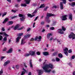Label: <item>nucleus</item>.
<instances>
[{
	"label": "nucleus",
	"instance_id": "4",
	"mask_svg": "<svg viewBox=\"0 0 75 75\" xmlns=\"http://www.w3.org/2000/svg\"><path fill=\"white\" fill-rule=\"evenodd\" d=\"M42 37L41 36H39V37L38 36H36L35 38V40L37 41V40L38 41H41V39Z\"/></svg>",
	"mask_w": 75,
	"mask_h": 75
},
{
	"label": "nucleus",
	"instance_id": "26",
	"mask_svg": "<svg viewBox=\"0 0 75 75\" xmlns=\"http://www.w3.org/2000/svg\"><path fill=\"white\" fill-rule=\"evenodd\" d=\"M58 57H59V58H62L63 57L62 54L61 53H59L58 54Z\"/></svg>",
	"mask_w": 75,
	"mask_h": 75
},
{
	"label": "nucleus",
	"instance_id": "62",
	"mask_svg": "<svg viewBox=\"0 0 75 75\" xmlns=\"http://www.w3.org/2000/svg\"><path fill=\"white\" fill-rule=\"evenodd\" d=\"M30 30H31V28H28V30H27V31H30Z\"/></svg>",
	"mask_w": 75,
	"mask_h": 75
},
{
	"label": "nucleus",
	"instance_id": "41",
	"mask_svg": "<svg viewBox=\"0 0 75 75\" xmlns=\"http://www.w3.org/2000/svg\"><path fill=\"white\" fill-rule=\"evenodd\" d=\"M36 54L38 55H40V54H41V53L39 52H36Z\"/></svg>",
	"mask_w": 75,
	"mask_h": 75
},
{
	"label": "nucleus",
	"instance_id": "31",
	"mask_svg": "<svg viewBox=\"0 0 75 75\" xmlns=\"http://www.w3.org/2000/svg\"><path fill=\"white\" fill-rule=\"evenodd\" d=\"M50 35H52V34H51V33L48 34L47 35V38H50Z\"/></svg>",
	"mask_w": 75,
	"mask_h": 75
},
{
	"label": "nucleus",
	"instance_id": "49",
	"mask_svg": "<svg viewBox=\"0 0 75 75\" xmlns=\"http://www.w3.org/2000/svg\"><path fill=\"white\" fill-rule=\"evenodd\" d=\"M55 24H56V22H53V23L52 25V26H53V25H55Z\"/></svg>",
	"mask_w": 75,
	"mask_h": 75
},
{
	"label": "nucleus",
	"instance_id": "1",
	"mask_svg": "<svg viewBox=\"0 0 75 75\" xmlns=\"http://www.w3.org/2000/svg\"><path fill=\"white\" fill-rule=\"evenodd\" d=\"M53 67L54 66L52 64H46L42 67V68L44 70L45 72L49 73V72H50L51 71V69H49L50 68L51 69H53V68H54Z\"/></svg>",
	"mask_w": 75,
	"mask_h": 75
},
{
	"label": "nucleus",
	"instance_id": "32",
	"mask_svg": "<svg viewBox=\"0 0 75 75\" xmlns=\"http://www.w3.org/2000/svg\"><path fill=\"white\" fill-rule=\"evenodd\" d=\"M44 4H43L41 5L39 8H44Z\"/></svg>",
	"mask_w": 75,
	"mask_h": 75
},
{
	"label": "nucleus",
	"instance_id": "58",
	"mask_svg": "<svg viewBox=\"0 0 75 75\" xmlns=\"http://www.w3.org/2000/svg\"><path fill=\"white\" fill-rule=\"evenodd\" d=\"M38 16H37L36 17L35 19L34 20V21H36L37 19H38Z\"/></svg>",
	"mask_w": 75,
	"mask_h": 75
},
{
	"label": "nucleus",
	"instance_id": "57",
	"mask_svg": "<svg viewBox=\"0 0 75 75\" xmlns=\"http://www.w3.org/2000/svg\"><path fill=\"white\" fill-rule=\"evenodd\" d=\"M23 28H24V27H22L21 28H20L19 29H18V30H23Z\"/></svg>",
	"mask_w": 75,
	"mask_h": 75
},
{
	"label": "nucleus",
	"instance_id": "50",
	"mask_svg": "<svg viewBox=\"0 0 75 75\" xmlns=\"http://www.w3.org/2000/svg\"><path fill=\"white\" fill-rule=\"evenodd\" d=\"M62 30L64 31H65V30H66V29L64 28V27H62Z\"/></svg>",
	"mask_w": 75,
	"mask_h": 75
},
{
	"label": "nucleus",
	"instance_id": "10",
	"mask_svg": "<svg viewBox=\"0 0 75 75\" xmlns=\"http://www.w3.org/2000/svg\"><path fill=\"white\" fill-rule=\"evenodd\" d=\"M5 36L4 39H3V41H4V42L2 44V45H4V44L5 43V42H6V41H7V37H8V36Z\"/></svg>",
	"mask_w": 75,
	"mask_h": 75
},
{
	"label": "nucleus",
	"instance_id": "61",
	"mask_svg": "<svg viewBox=\"0 0 75 75\" xmlns=\"http://www.w3.org/2000/svg\"><path fill=\"white\" fill-rule=\"evenodd\" d=\"M44 18V16L42 15L40 17V19H42Z\"/></svg>",
	"mask_w": 75,
	"mask_h": 75
},
{
	"label": "nucleus",
	"instance_id": "33",
	"mask_svg": "<svg viewBox=\"0 0 75 75\" xmlns=\"http://www.w3.org/2000/svg\"><path fill=\"white\" fill-rule=\"evenodd\" d=\"M63 50L64 52H68V49L67 48H66L64 49Z\"/></svg>",
	"mask_w": 75,
	"mask_h": 75
},
{
	"label": "nucleus",
	"instance_id": "63",
	"mask_svg": "<svg viewBox=\"0 0 75 75\" xmlns=\"http://www.w3.org/2000/svg\"><path fill=\"white\" fill-rule=\"evenodd\" d=\"M33 6H37V4H33Z\"/></svg>",
	"mask_w": 75,
	"mask_h": 75
},
{
	"label": "nucleus",
	"instance_id": "64",
	"mask_svg": "<svg viewBox=\"0 0 75 75\" xmlns=\"http://www.w3.org/2000/svg\"><path fill=\"white\" fill-rule=\"evenodd\" d=\"M28 75H31V72H29Z\"/></svg>",
	"mask_w": 75,
	"mask_h": 75
},
{
	"label": "nucleus",
	"instance_id": "30",
	"mask_svg": "<svg viewBox=\"0 0 75 75\" xmlns=\"http://www.w3.org/2000/svg\"><path fill=\"white\" fill-rule=\"evenodd\" d=\"M17 36H22V35H23V33H20L19 34H17Z\"/></svg>",
	"mask_w": 75,
	"mask_h": 75
},
{
	"label": "nucleus",
	"instance_id": "13",
	"mask_svg": "<svg viewBox=\"0 0 75 75\" xmlns=\"http://www.w3.org/2000/svg\"><path fill=\"white\" fill-rule=\"evenodd\" d=\"M10 61L8 60L4 63V66H6L8 64H10Z\"/></svg>",
	"mask_w": 75,
	"mask_h": 75
},
{
	"label": "nucleus",
	"instance_id": "27",
	"mask_svg": "<svg viewBox=\"0 0 75 75\" xmlns=\"http://www.w3.org/2000/svg\"><path fill=\"white\" fill-rule=\"evenodd\" d=\"M25 43V42L24 41V40L23 39H22L21 41V45H23V44H24Z\"/></svg>",
	"mask_w": 75,
	"mask_h": 75
},
{
	"label": "nucleus",
	"instance_id": "43",
	"mask_svg": "<svg viewBox=\"0 0 75 75\" xmlns=\"http://www.w3.org/2000/svg\"><path fill=\"white\" fill-rule=\"evenodd\" d=\"M17 16H14L12 17L11 18H12V19H13L14 18H17Z\"/></svg>",
	"mask_w": 75,
	"mask_h": 75
},
{
	"label": "nucleus",
	"instance_id": "18",
	"mask_svg": "<svg viewBox=\"0 0 75 75\" xmlns=\"http://www.w3.org/2000/svg\"><path fill=\"white\" fill-rule=\"evenodd\" d=\"M49 18H48V17L45 18V20L48 23H50L51 21L49 19Z\"/></svg>",
	"mask_w": 75,
	"mask_h": 75
},
{
	"label": "nucleus",
	"instance_id": "51",
	"mask_svg": "<svg viewBox=\"0 0 75 75\" xmlns=\"http://www.w3.org/2000/svg\"><path fill=\"white\" fill-rule=\"evenodd\" d=\"M48 8V6H46V8L44 9V11H46V10H47V8Z\"/></svg>",
	"mask_w": 75,
	"mask_h": 75
},
{
	"label": "nucleus",
	"instance_id": "60",
	"mask_svg": "<svg viewBox=\"0 0 75 75\" xmlns=\"http://www.w3.org/2000/svg\"><path fill=\"white\" fill-rule=\"evenodd\" d=\"M75 56H72V57L71 58H72V59H74V58H75Z\"/></svg>",
	"mask_w": 75,
	"mask_h": 75
},
{
	"label": "nucleus",
	"instance_id": "14",
	"mask_svg": "<svg viewBox=\"0 0 75 75\" xmlns=\"http://www.w3.org/2000/svg\"><path fill=\"white\" fill-rule=\"evenodd\" d=\"M2 34H3L5 36H7V37L9 36V35H7L5 32H3L2 33L1 32L0 33V35H2Z\"/></svg>",
	"mask_w": 75,
	"mask_h": 75
},
{
	"label": "nucleus",
	"instance_id": "37",
	"mask_svg": "<svg viewBox=\"0 0 75 75\" xmlns=\"http://www.w3.org/2000/svg\"><path fill=\"white\" fill-rule=\"evenodd\" d=\"M56 61H57V62H58L60 60V59L57 57H56Z\"/></svg>",
	"mask_w": 75,
	"mask_h": 75
},
{
	"label": "nucleus",
	"instance_id": "28",
	"mask_svg": "<svg viewBox=\"0 0 75 75\" xmlns=\"http://www.w3.org/2000/svg\"><path fill=\"white\" fill-rule=\"evenodd\" d=\"M30 53H26V54H24V56H25V57H28L29 56H30Z\"/></svg>",
	"mask_w": 75,
	"mask_h": 75
},
{
	"label": "nucleus",
	"instance_id": "36",
	"mask_svg": "<svg viewBox=\"0 0 75 75\" xmlns=\"http://www.w3.org/2000/svg\"><path fill=\"white\" fill-rule=\"evenodd\" d=\"M64 53L65 55H67V56H68V52H64Z\"/></svg>",
	"mask_w": 75,
	"mask_h": 75
},
{
	"label": "nucleus",
	"instance_id": "54",
	"mask_svg": "<svg viewBox=\"0 0 75 75\" xmlns=\"http://www.w3.org/2000/svg\"><path fill=\"white\" fill-rule=\"evenodd\" d=\"M3 74V69H1V71H0V74Z\"/></svg>",
	"mask_w": 75,
	"mask_h": 75
},
{
	"label": "nucleus",
	"instance_id": "35",
	"mask_svg": "<svg viewBox=\"0 0 75 75\" xmlns=\"http://www.w3.org/2000/svg\"><path fill=\"white\" fill-rule=\"evenodd\" d=\"M6 50H7V48H6V47H5L3 50V51L4 52L5 51H6Z\"/></svg>",
	"mask_w": 75,
	"mask_h": 75
},
{
	"label": "nucleus",
	"instance_id": "17",
	"mask_svg": "<svg viewBox=\"0 0 75 75\" xmlns=\"http://www.w3.org/2000/svg\"><path fill=\"white\" fill-rule=\"evenodd\" d=\"M31 36V34H26L24 36V37L26 38H30Z\"/></svg>",
	"mask_w": 75,
	"mask_h": 75
},
{
	"label": "nucleus",
	"instance_id": "2",
	"mask_svg": "<svg viewBox=\"0 0 75 75\" xmlns=\"http://www.w3.org/2000/svg\"><path fill=\"white\" fill-rule=\"evenodd\" d=\"M18 16L19 17H22V18H20V19L21 20V21H24L25 19V15H23L21 14H19L18 15Z\"/></svg>",
	"mask_w": 75,
	"mask_h": 75
},
{
	"label": "nucleus",
	"instance_id": "9",
	"mask_svg": "<svg viewBox=\"0 0 75 75\" xmlns=\"http://www.w3.org/2000/svg\"><path fill=\"white\" fill-rule=\"evenodd\" d=\"M21 37L20 36L18 37L16 39V42H20V40L21 39Z\"/></svg>",
	"mask_w": 75,
	"mask_h": 75
},
{
	"label": "nucleus",
	"instance_id": "34",
	"mask_svg": "<svg viewBox=\"0 0 75 75\" xmlns=\"http://www.w3.org/2000/svg\"><path fill=\"white\" fill-rule=\"evenodd\" d=\"M18 11V10L17 9L15 10H12V12H13V13H16V11Z\"/></svg>",
	"mask_w": 75,
	"mask_h": 75
},
{
	"label": "nucleus",
	"instance_id": "47",
	"mask_svg": "<svg viewBox=\"0 0 75 75\" xmlns=\"http://www.w3.org/2000/svg\"><path fill=\"white\" fill-rule=\"evenodd\" d=\"M3 39V36L0 35V40L1 41Z\"/></svg>",
	"mask_w": 75,
	"mask_h": 75
},
{
	"label": "nucleus",
	"instance_id": "22",
	"mask_svg": "<svg viewBox=\"0 0 75 75\" xmlns=\"http://www.w3.org/2000/svg\"><path fill=\"white\" fill-rule=\"evenodd\" d=\"M30 66L31 68H33V64H32V60H30Z\"/></svg>",
	"mask_w": 75,
	"mask_h": 75
},
{
	"label": "nucleus",
	"instance_id": "12",
	"mask_svg": "<svg viewBox=\"0 0 75 75\" xmlns=\"http://www.w3.org/2000/svg\"><path fill=\"white\" fill-rule=\"evenodd\" d=\"M57 31L58 33H60V34H63L64 33V32H62V30L61 29H59L57 30Z\"/></svg>",
	"mask_w": 75,
	"mask_h": 75
},
{
	"label": "nucleus",
	"instance_id": "40",
	"mask_svg": "<svg viewBox=\"0 0 75 75\" xmlns=\"http://www.w3.org/2000/svg\"><path fill=\"white\" fill-rule=\"evenodd\" d=\"M6 14H7V12H4L2 15V17H3L4 16H6Z\"/></svg>",
	"mask_w": 75,
	"mask_h": 75
},
{
	"label": "nucleus",
	"instance_id": "53",
	"mask_svg": "<svg viewBox=\"0 0 75 75\" xmlns=\"http://www.w3.org/2000/svg\"><path fill=\"white\" fill-rule=\"evenodd\" d=\"M37 11H38L37 9H35L33 12L36 13H37Z\"/></svg>",
	"mask_w": 75,
	"mask_h": 75
},
{
	"label": "nucleus",
	"instance_id": "21",
	"mask_svg": "<svg viewBox=\"0 0 75 75\" xmlns=\"http://www.w3.org/2000/svg\"><path fill=\"white\" fill-rule=\"evenodd\" d=\"M13 24V22L12 21H9V23L7 24V25H11Z\"/></svg>",
	"mask_w": 75,
	"mask_h": 75
},
{
	"label": "nucleus",
	"instance_id": "55",
	"mask_svg": "<svg viewBox=\"0 0 75 75\" xmlns=\"http://www.w3.org/2000/svg\"><path fill=\"white\" fill-rule=\"evenodd\" d=\"M34 39L33 38H32L30 39V41H34Z\"/></svg>",
	"mask_w": 75,
	"mask_h": 75
},
{
	"label": "nucleus",
	"instance_id": "5",
	"mask_svg": "<svg viewBox=\"0 0 75 75\" xmlns=\"http://www.w3.org/2000/svg\"><path fill=\"white\" fill-rule=\"evenodd\" d=\"M36 14V13L33 12L32 13V15H31V14L28 13L27 14V16H28V17H30V18H32V17H34Z\"/></svg>",
	"mask_w": 75,
	"mask_h": 75
},
{
	"label": "nucleus",
	"instance_id": "23",
	"mask_svg": "<svg viewBox=\"0 0 75 75\" xmlns=\"http://www.w3.org/2000/svg\"><path fill=\"white\" fill-rule=\"evenodd\" d=\"M25 1L26 2V4H29L30 2V0H25Z\"/></svg>",
	"mask_w": 75,
	"mask_h": 75
},
{
	"label": "nucleus",
	"instance_id": "7",
	"mask_svg": "<svg viewBox=\"0 0 75 75\" xmlns=\"http://www.w3.org/2000/svg\"><path fill=\"white\" fill-rule=\"evenodd\" d=\"M51 16H54V15L49 13H47V16L46 17H47L48 18H50V17H51Z\"/></svg>",
	"mask_w": 75,
	"mask_h": 75
},
{
	"label": "nucleus",
	"instance_id": "29",
	"mask_svg": "<svg viewBox=\"0 0 75 75\" xmlns=\"http://www.w3.org/2000/svg\"><path fill=\"white\" fill-rule=\"evenodd\" d=\"M21 6L22 7H26L27 5L26 4H21Z\"/></svg>",
	"mask_w": 75,
	"mask_h": 75
},
{
	"label": "nucleus",
	"instance_id": "59",
	"mask_svg": "<svg viewBox=\"0 0 75 75\" xmlns=\"http://www.w3.org/2000/svg\"><path fill=\"white\" fill-rule=\"evenodd\" d=\"M60 8L61 10H63L64 8V7H63V6H60Z\"/></svg>",
	"mask_w": 75,
	"mask_h": 75
},
{
	"label": "nucleus",
	"instance_id": "19",
	"mask_svg": "<svg viewBox=\"0 0 75 75\" xmlns=\"http://www.w3.org/2000/svg\"><path fill=\"white\" fill-rule=\"evenodd\" d=\"M20 27V25L18 24L15 27H14V30H16L17 29H18V28Z\"/></svg>",
	"mask_w": 75,
	"mask_h": 75
},
{
	"label": "nucleus",
	"instance_id": "3",
	"mask_svg": "<svg viewBox=\"0 0 75 75\" xmlns=\"http://www.w3.org/2000/svg\"><path fill=\"white\" fill-rule=\"evenodd\" d=\"M69 38H71L73 40L74 39H75V34H74V33H71L70 35L69 36Z\"/></svg>",
	"mask_w": 75,
	"mask_h": 75
},
{
	"label": "nucleus",
	"instance_id": "20",
	"mask_svg": "<svg viewBox=\"0 0 75 75\" xmlns=\"http://www.w3.org/2000/svg\"><path fill=\"white\" fill-rule=\"evenodd\" d=\"M43 55L45 56H47V55H49V53L47 52H43Z\"/></svg>",
	"mask_w": 75,
	"mask_h": 75
},
{
	"label": "nucleus",
	"instance_id": "11",
	"mask_svg": "<svg viewBox=\"0 0 75 75\" xmlns=\"http://www.w3.org/2000/svg\"><path fill=\"white\" fill-rule=\"evenodd\" d=\"M29 54L31 56H34L35 55V52L33 51H30Z\"/></svg>",
	"mask_w": 75,
	"mask_h": 75
},
{
	"label": "nucleus",
	"instance_id": "52",
	"mask_svg": "<svg viewBox=\"0 0 75 75\" xmlns=\"http://www.w3.org/2000/svg\"><path fill=\"white\" fill-rule=\"evenodd\" d=\"M57 8V6H53L52 7V8Z\"/></svg>",
	"mask_w": 75,
	"mask_h": 75
},
{
	"label": "nucleus",
	"instance_id": "42",
	"mask_svg": "<svg viewBox=\"0 0 75 75\" xmlns=\"http://www.w3.org/2000/svg\"><path fill=\"white\" fill-rule=\"evenodd\" d=\"M54 29H55V28H54V27H50V30H54Z\"/></svg>",
	"mask_w": 75,
	"mask_h": 75
},
{
	"label": "nucleus",
	"instance_id": "46",
	"mask_svg": "<svg viewBox=\"0 0 75 75\" xmlns=\"http://www.w3.org/2000/svg\"><path fill=\"white\" fill-rule=\"evenodd\" d=\"M19 65H17L16 66V68L17 69H18L19 68Z\"/></svg>",
	"mask_w": 75,
	"mask_h": 75
},
{
	"label": "nucleus",
	"instance_id": "8",
	"mask_svg": "<svg viewBox=\"0 0 75 75\" xmlns=\"http://www.w3.org/2000/svg\"><path fill=\"white\" fill-rule=\"evenodd\" d=\"M62 19L63 21L67 20V15H64L62 16Z\"/></svg>",
	"mask_w": 75,
	"mask_h": 75
},
{
	"label": "nucleus",
	"instance_id": "25",
	"mask_svg": "<svg viewBox=\"0 0 75 75\" xmlns=\"http://www.w3.org/2000/svg\"><path fill=\"white\" fill-rule=\"evenodd\" d=\"M8 18H6L4 21L3 22V24L6 23V22H7L8 21Z\"/></svg>",
	"mask_w": 75,
	"mask_h": 75
},
{
	"label": "nucleus",
	"instance_id": "38",
	"mask_svg": "<svg viewBox=\"0 0 75 75\" xmlns=\"http://www.w3.org/2000/svg\"><path fill=\"white\" fill-rule=\"evenodd\" d=\"M62 0V1L63 2V3H64V4H66V2H67V0Z\"/></svg>",
	"mask_w": 75,
	"mask_h": 75
},
{
	"label": "nucleus",
	"instance_id": "16",
	"mask_svg": "<svg viewBox=\"0 0 75 75\" xmlns=\"http://www.w3.org/2000/svg\"><path fill=\"white\" fill-rule=\"evenodd\" d=\"M12 52H13V49L11 48L7 51L6 52L7 54H10L12 53Z\"/></svg>",
	"mask_w": 75,
	"mask_h": 75
},
{
	"label": "nucleus",
	"instance_id": "6",
	"mask_svg": "<svg viewBox=\"0 0 75 75\" xmlns=\"http://www.w3.org/2000/svg\"><path fill=\"white\" fill-rule=\"evenodd\" d=\"M38 75H41L44 73V70L43 69H40L38 70Z\"/></svg>",
	"mask_w": 75,
	"mask_h": 75
},
{
	"label": "nucleus",
	"instance_id": "24",
	"mask_svg": "<svg viewBox=\"0 0 75 75\" xmlns=\"http://www.w3.org/2000/svg\"><path fill=\"white\" fill-rule=\"evenodd\" d=\"M69 4L70 6H71L72 7H74V6H75V2H72V3H69Z\"/></svg>",
	"mask_w": 75,
	"mask_h": 75
},
{
	"label": "nucleus",
	"instance_id": "39",
	"mask_svg": "<svg viewBox=\"0 0 75 75\" xmlns=\"http://www.w3.org/2000/svg\"><path fill=\"white\" fill-rule=\"evenodd\" d=\"M57 54H58V52H55L53 53V56H55V55H57Z\"/></svg>",
	"mask_w": 75,
	"mask_h": 75
},
{
	"label": "nucleus",
	"instance_id": "56",
	"mask_svg": "<svg viewBox=\"0 0 75 75\" xmlns=\"http://www.w3.org/2000/svg\"><path fill=\"white\" fill-rule=\"evenodd\" d=\"M15 7H18L19 6H18V4H17L15 5Z\"/></svg>",
	"mask_w": 75,
	"mask_h": 75
},
{
	"label": "nucleus",
	"instance_id": "15",
	"mask_svg": "<svg viewBox=\"0 0 75 75\" xmlns=\"http://www.w3.org/2000/svg\"><path fill=\"white\" fill-rule=\"evenodd\" d=\"M69 20H70L71 21L72 20V15L71 13H70L69 14Z\"/></svg>",
	"mask_w": 75,
	"mask_h": 75
},
{
	"label": "nucleus",
	"instance_id": "45",
	"mask_svg": "<svg viewBox=\"0 0 75 75\" xmlns=\"http://www.w3.org/2000/svg\"><path fill=\"white\" fill-rule=\"evenodd\" d=\"M44 24H45V22L43 21L41 22L40 23V24H41V25H44Z\"/></svg>",
	"mask_w": 75,
	"mask_h": 75
},
{
	"label": "nucleus",
	"instance_id": "44",
	"mask_svg": "<svg viewBox=\"0 0 75 75\" xmlns=\"http://www.w3.org/2000/svg\"><path fill=\"white\" fill-rule=\"evenodd\" d=\"M72 50L71 49H70L68 51V52L69 53H72Z\"/></svg>",
	"mask_w": 75,
	"mask_h": 75
},
{
	"label": "nucleus",
	"instance_id": "48",
	"mask_svg": "<svg viewBox=\"0 0 75 75\" xmlns=\"http://www.w3.org/2000/svg\"><path fill=\"white\" fill-rule=\"evenodd\" d=\"M63 3L62 2H60V6H63L64 5H63V4H62Z\"/></svg>",
	"mask_w": 75,
	"mask_h": 75
}]
</instances>
